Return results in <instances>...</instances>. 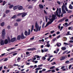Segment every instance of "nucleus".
<instances>
[{"mask_svg":"<svg viewBox=\"0 0 73 73\" xmlns=\"http://www.w3.org/2000/svg\"><path fill=\"white\" fill-rule=\"evenodd\" d=\"M5 53H4V54H2L0 56V57H1L3 56H4V55H5Z\"/></svg>","mask_w":73,"mask_h":73,"instance_id":"obj_40","label":"nucleus"},{"mask_svg":"<svg viewBox=\"0 0 73 73\" xmlns=\"http://www.w3.org/2000/svg\"><path fill=\"white\" fill-rule=\"evenodd\" d=\"M23 15V13H19L17 15V16H21V15Z\"/></svg>","mask_w":73,"mask_h":73,"instance_id":"obj_34","label":"nucleus"},{"mask_svg":"<svg viewBox=\"0 0 73 73\" xmlns=\"http://www.w3.org/2000/svg\"><path fill=\"white\" fill-rule=\"evenodd\" d=\"M15 48H9V49L7 50V51H9V50H12V49H14Z\"/></svg>","mask_w":73,"mask_h":73,"instance_id":"obj_25","label":"nucleus"},{"mask_svg":"<svg viewBox=\"0 0 73 73\" xmlns=\"http://www.w3.org/2000/svg\"><path fill=\"white\" fill-rule=\"evenodd\" d=\"M45 19H46V23H47L48 22V17L46 16H45Z\"/></svg>","mask_w":73,"mask_h":73,"instance_id":"obj_23","label":"nucleus"},{"mask_svg":"<svg viewBox=\"0 0 73 73\" xmlns=\"http://www.w3.org/2000/svg\"><path fill=\"white\" fill-rule=\"evenodd\" d=\"M4 25H5V23H4V22H3L1 24V27H3V26H4Z\"/></svg>","mask_w":73,"mask_h":73,"instance_id":"obj_26","label":"nucleus"},{"mask_svg":"<svg viewBox=\"0 0 73 73\" xmlns=\"http://www.w3.org/2000/svg\"><path fill=\"white\" fill-rule=\"evenodd\" d=\"M54 32V30H53L52 31H51L50 33H53Z\"/></svg>","mask_w":73,"mask_h":73,"instance_id":"obj_58","label":"nucleus"},{"mask_svg":"<svg viewBox=\"0 0 73 73\" xmlns=\"http://www.w3.org/2000/svg\"><path fill=\"white\" fill-rule=\"evenodd\" d=\"M23 7L22 6H20L19 7H18L19 10H21L23 9Z\"/></svg>","mask_w":73,"mask_h":73,"instance_id":"obj_15","label":"nucleus"},{"mask_svg":"<svg viewBox=\"0 0 73 73\" xmlns=\"http://www.w3.org/2000/svg\"><path fill=\"white\" fill-rule=\"evenodd\" d=\"M0 43L1 44V45H3L5 44L4 43V41L3 40H1L0 41Z\"/></svg>","mask_w":73,"mask_h":73,"instance_id":"obj_8","label":"nucleus"},{"mask_svg":"<svg viewBox=\"0 0 73 73\" xmlns=\"http://www.w3.org/2000/svg\"><path fill=\"white\" fill-rule=\"evenodd\" d=\"M19 8V6H15L14 7L13 9L14 10H16V9H17V8Z\"/></svg>","mask_w":73,"mask_h":73,"instance_id":"obj_10","label":"nucleus"},{"mask_svg":"<svg viewBox=\"0 0 73 73\" xmlns=\"http://www.w3.org/2000/svg\"><path fill=\"white\" fill-rule=\"evenodd\" d=\"M25 36H28V32L25 31Z\"/></svg>","mask_w":73,"mask_h":73,"instance_id":"obj_30","label":"nucleus"},{"mask_svg":"<svg viewBox=\"0 0 73 73\" xmlns=\"http://www.w3.org/2000/svg\"><path fill=\"white\" fill-rule=\"evenodd\" d=\"M65 59V56H62L61 58H60V61H62V60H64Z\"/></svg>","mask_w":73,"mask_h":73,"instance_id":"obj_7","label":"nucleus"},{"mask_svg":"<svg viewBox=\"0 0 73 73\" xmlns=\"http://www.w3.org/2000/svg\"><path fill=\"white\" fill-rule=\"evenodd\" d=\"M56 38H55L54 39H52V40H53V41H56Z\"/></svg>","mask_w":73,"mask_h":73,"instance_id":"obj_60","label":"nucleus"},{"mask_svg":"<svg viewBox=\"0 0 73 73\" xmlns=\"http://www.w3.org/2000/svg\"><path fill=\"white\" fill-rule=\"evenodd\" d=\"M59 44H60V45H59V44L58 43H57L56 44V45L57 46H58V47H59L60 46H61V43H59Z\"/></svg>","mask_w":73,"mask_h":73,"instance_id":"obj_22","label":"nucleus"},{"mask_svg":"<svg viewBox=\"0 0 73 73\" xmlns=\"http://www.w3.org/2000/svg\"><path fill=\"white\" fill-rule=\"evenodd\" d=\"M66 19V17H64L62 19L58 21V22L59 23H60L61 22H62V21H63L65 20V19Z\"/></svg>","mask_w":73,"mask_h":73,"instance_id":"obj_3","label":"nucleus"},{"mask_svg":"<svg viewBox=\"0 0 73 73\" xmlns=\"http://www.w3.org/2000/svg\"><path fill=\"white\" fill-rule=\"evenodd\" d=\"M58 14L59 15H60L61 13V8H59L58 10Z\"/></svg>","mask_w":73,"mask_h":73,"instance_id":"obj_13","label":"nucleus"},{"mask_svg":"<svg viewBox=\"0 0 73 73\" xmlns=\"http://www.w3.org/2000/svg\"><path fill=\"white\" fill-rule=\"evenodd\" d=\"M52 73H54V72H55V70H52Z\"/></svg>","mask_w":73,"mask_h":73,"instance_id":"obj_62","label":"nucleus"},{"mask_svg":"<svg viewBox=\"0 0 73 73\" xmlns=\"http://www.w3.org/2000/svg\"><path fill=\"white\" fill-rule=\"evenodd\" d=\"M21 38L22 39H24V38H26V37L24 36V33H22L21 34Z\"/></svg>","mask_w":73,"mask_h":73,"instance_id":"obj_4","label":"nucleus"},{"mask_svg":"<svg viewBox=\"0 0 73 73\" xmlns=\"http://www.w3.org/2000/svg\"><path fill=\"white\" fill-rule=\"evenodd\" d=\"M57 3L58 4H59V5H60L61 4V2L59 1H57Z\"/></svg>","mask_w":73,"mask_h":73,"instance_id":"obj_50","label":"nucleus"},{"mask_svg":"<svg viewBox=\"0 0 73 73\" xmlns=\"http://www.w3.org/2000/svg\"><path fill=\"white\" fill-rule=\"evenodd\" d=\"M5 29H3L2 32V37L3 38H4V36H5Z\"/></svg>","mask_w":73,"mask_h":73,"instance_id":"obj_1","label":"nucleus"},{"mask_svg":"<svg viewBox=\"0 0 73 73\" xmlns=\"http://www.w3.org/2000/svg\"><path fill=\"white\" fill-rule=\"evenodd\" d=\"M22 17H25L26 15H27V13H22Z\"/></svg>","mask_w":73,"mask_h":73,"instance_id":"obj_6","label":"nucleus"},{"mask_svg":"<svg viewBox=\"0 0 73 73\" xmlns=\"http://www.w3.org/2000/svg\"><path fill=\"white\" fill-rule=\"evenodd\" d=\"M70 32L68 31L67 32V33L66 34V36H68V35H70Z\"/></svg>","mask_w":73,"mask_h":73,"instance_id":"obj_32","label":"nucleus"},{"mask_svg":"<svg viewBox=\"0 0 73 73\" xmlns=\"http://www.w3.org/2000/svg\"><path fill=\"white\" fill-rule=\"evenodd\" d=\"M52 19L54 20H55L56 19V16L54 15H52Z\"/></svg>","mask_w":73,"mask_h":73,"instance_id":"obj_14","label":"nucleus"},{"mask_svg":"<svg viewBox=\"0 0 73 73\" xmlns=\"http://www.w3.org/2000/svg\"><path fill=\"white\" fill-rule=\"evenodd\" d=\"M69 60H67L65 62L66 64H68V63H69Z\"/></svg>","mask_w":73,"mask_h":73,"instance_id":"obj_55","label":"nucleus"},{"mask_svg":"<svg viewBox=\"0 0 73 73\" xmlns=\"http://www.w3.org/2000/svg\"><path fill=\"white\" fill-rule=\"evenodd\" d=\"M41 26H40L39 27V26H38V24L37 23V32H38V31H40L41 29Z\"/></svg>","mask_w":73,"mask_h":73,"instance_id":"obj_2","label":"nucleus"},{"mask_svg":"<svg viewBox=\"0 0 73 73\" xmlns=\"http://www.w3.org/2000/svg\"><path fill=\"white\" fill-rule=\"evenodd\" d=\"M64 7H65V6H64V5H62V9H64Z\"/></svg>","mask_w":73,"mask_h":73,"instance_id":"obj_39","label":"nucleus"},{"mask_svg":"<svg viewBox=\"0 0 73 73\" xmlns=\"http://www.w3.org/2000/svg\"><path fill=\"white\" fill-rule=\"evenodd\" d=\"M44 25H45V23H43L42 25V28H44Z\"/></svg>","mask_w":73,"mask_h":73,"instance_id":"obj_45","label":"nucleus"},{"mask_svg":"<svg viewBox=\"0 0 73 73\" xmlns=\"http://www.w3.org/2000/svg\"><path fill=\"white\" fill-rule=\"evenodd\" d=\"M21 35H18L17 38V40H20L21 39Z\"/></svg>","mask_w":73,"mask_h":73,"instance_id":"obj_11","label":"nucleus"},{"mask_svg":"<svg viewBox=\"0 0 73 73\" xmlns=\"http://www.w3.org/2000/svg\"><path fill=\"white\" fill-rule=\"evenodd\" d=\"M13 5H11L9 6V8H13Z\"/></svg>","mask_w":73,"mask_h":73,"instance_id":"obj_38","label":"nucleus"},{"mask_svg":"<svg viewBox=\"0 0 73 73\" xmlns=\"http://www.w3.org/2000/svg\"><path fill=\"white\" fill-rule=\"evenodd\" d=\"M34 29V26L33 25H32V26L31 30V32H32L33 31V30Z\"/></svg>","mask_w":73,"mask_h":73,"instance_id":"obj_19","label":"nucleus"},{"mask_svg":"<svg viewBox=\"0 0 73 73\" xmlns=\"http://www.w3.org/2000/svg\"><path fill=\"white\" fill-rule=\"evenodd\" d=\"M32 60H36V58L35 57L34 58H32Z\"/></svg>","mask_w":73,"mask_h":73,"instance_id":"obj_57","label":"nucleus"},{"mask_svg":"<svg viewBox=\"0 0 73 73\" xmlns=\"http://www.w3.org/2000/svg\"><path fill=\"white\" fill-rule=\"evenodd\" d=\"M65 10L66 12H68V8L66 7V6H65Z\"/></svg>","mask_w":73,"mask_h":73,"instance_id":"obj_35","label":"nucleus"},{"mask_svg":"<svg viewBox=\"0 0 73 73\" xmlns=\"http://www.w3.org/2000/svg\"><path fill=\"white\" fill-rule=\"evenodd\" d=\"M48 49H44V51L45 52H48Z\"/></svg>","mask_w":73,"mask_h":73,"instance_id":"obj_42","label":"nucleus"},{"mask_svg":"<svg viewBox=\"0 0 73 73\" xmlns=\"http://www.w3.org/2000/svg\"><path fill=\"white\" fill-rule=\"evenodd\" d=\"M34 38H35L34 37H32L30 38V40H34Z\"/></svg>","mask_w":73,"mask_h":73,"instance_id":"obj_48","label":"nucleus"},{"mask_svg":"<svg viewBox=\"0 0 73 73\" xmlns=\"http://www.w3.org/2000/svg\"><path fill=\"white\" fill-rule=\"evenodd\" d=\"M32 62H33L34 64H36L37 63V61H35L34 60H33Z\"/></svg>","mask_w":73,"mask_h":73,"instance_id":"obj_41","label":"nucleus"},{"mask_svg":"<svg viewBox=\"0 0 73 73\" xmlns=\"http://www.w3.org/2000/svg\"><path fill=\"white\" fill-rule=\"evenodd\" d=\"M13 66H19V65L18 64H14L13 65Z\"/></svg>","mask_w":73,"mask_h":73,"instance_id":"obj_63","label":"nucleus"},{"mask_svg":"<svg viewBox=\"0 0 73 73\" xmlns=\"http://www.w3.org/2000/svg\"><path fill=\"white\" fill-rule=\"evenodd\" d=\"M21 21V19H18L16 20V21Z\"/></svg>","mask_w":73,"mask_h":73,"instance_id":"obj_37","label":"nucleus"},{"mask_svg":"<svg viewBox=\"0 0 73 73\" xmlns=\"http://www.w3.org/2000/svg\"><path fill=\"white\" fill-rule=\"evenodd\" d=\"M60 37H61V36H60V35L58 36L57 37V39H58V38H60Z\"/></svg>","mask_w":73,"mask_h":73,"instance_id":"obj_52","label":"nucleus"},{"mask_svg":"<svg viewBox=\"0 0 73 73\" xmlns=\"http://www.w3.org/2000/svg\"><path fill=\"white\" fill-rule=\"evenodd\" d=\"M58 8L57 9L56 11V15L57 16L58 15Z\"/></svg>","mask_w":73,"mask_h":73,"instance_id":"obj_16","label":"nucleus"},{"mask_svg":"<svg viewBox=\"0 0 73 73\" xmlns=\"http://www.w3.org/2000/svg\"><path fill=\"white\" fill-rule=\"evenodd\" d=\"M42 60H46V58L45 57H43L42 58Z\"/></svg>","mask_w":73,"mask_h":73,"instance_id":"obj_29","label":"nucleus"},{"mask_svg":"<svg viewBox=\"0 0 73 73\" xmlns=\"http://www.w3.org/2000/svg\"><path fill=\"white\" fill-rule=\"evenodd\" d=\"M9 12V10H7L6 11L5 13L6 14H8Z\"/></svg>","mask_w":73,"mask_h":73,"instance_id":"obj_36","label":"nucleus"},{"mask_svg":"<svg viewBox=\"0 0 73 73\" xmlns=\"http://www.w3.org/2000/svg\"><path fill=\"white\" fill-rule=\"evenodd\" d=\"M46 46L47 47H48V48L50 47V44H47Z\"/></svg>","mask_w":73,"mask_h":73,"instance_id":"obj_51","label":"nucleus"},{"mask_svg":"<svg viewBox=\"0 0 73 73\" xmlns=\"http://www.w3.org/2000/svg\"><path fill=\"white\" fill-rule=\"evenodd\" d=\"M71 67H72V65H70L69 66V67H68L69 69H70V68H71Z\"/></svg>","mask_w":73,"mask_h":73,"instance_id":"obj_64","label":"nucleus"},{"mask_svg":"<svg viewBox=\"0 0 73 73\" xmlns=\"http://www.w3.org/2000/svg\"><path fill=\"white\" fill-rule=\"evenodd\" d=\"M63 26H62L61 27V28L60 29V31H62V29H63Z\"/></svg>","mask_w":73,"mask_h":73,"instance_id":"obj_53","label":"nucleus"},{"mask_svg":"<svg viewBox=\"0 0 73 73\" xmlns=\"http://www.w3.org/2000/svg\"><path fill=\"white\" fill-rule=\"evenodd\" d=\"M44 14H45V15H47V13L46 11L45 10H44Z\"/></svg>","mask_w":73,"mask_h":73,"instance_id":"obj_46","label":"nucleus"},{"mask_svg":"<svg viewBox=\"0 0 73 73\" xmlns=\"http://www.w3.org/2000/svg\"><path fill=\"white\" fill-rule=\"evenodd\" d=\"M32 8H33V7L32 6H30L28 7V8L29 9H32Z\"/></svg>","mask_w":73,"mask_h":73,"instance_id":"obj_49","label":"nucleus"},{"mask_svg":"<svg viewBox=\"0 0 73 73\" xmlns=\"http://www.w3.org/2000/svg\"><path fill=\"white\" fill-rule=\"evenodd\" d=\"M53 20H54L53 19H50V22L52 23H53Z\"/></svg>","mask_w":73,"mask_h":73,"instance_id":"obj_27","label":"nucleus"},{"mask_svg":"<svg viewBox=\"0 0 73 73\" xmlns=\"http://www.w3.org/2000/svg\"><path fill=\"white\" fill-rule=\"evenodd\" d=\"M8 58H5L4 60H3V61H7V60H8Z\"/></svg>","mask_w":73,"mask_h":73,"instance_id":"obj_44","label":"nucleus"},{"mask_svg":"<svg viewBox=\"0 0 73 73\" xmlns=\"http://www.w3.org/2000/svg\"><path fill=\"white\" fill-rule=\"evenodd\" d=\"M64 44H65V45H69V44H70V43H69V44H68L66 42H64Z\"/></svg>","mask_w":73,"mask_h":73,"instance_id":"obj_54","label":"nucleus"},{"mask_svg":"<svg viewBox=\"0 0 73 73\" xmlns=\"http://www.w3.org/2000/svg\"><path fill=\"white\" fill-rule=\"evenodd\" d=\"M28 31H29L28 32V35H30V34L31 33L30 32L31 31V30L29 29Z\"/></svg>","mask_w":73,"mask_h":73,"instance_id":"obj_33","label":"nucleus"},{"mask_svg":"<svg viewBox=\"0 0 73 73\" xmlns=\"http://www.w3.org/2000/svg\"><path fill=\"white\" fill-rule=\"evenodd\" d=\"M36 50V48H32L27 49V50L29 51L34 50Z\"/></svg>","mask_w":73,"mask_h":73,"instance_id":"obj_9","label":"nucleus"},{"mask_svg":"<svg viewBox=\"0 0 73 73\" xmlns=\"http://www.w3.org/2000/svg\"><path fill=\"white\" fill-rule=\"evenodd\" d=\"M17 16L16 15H14L13 17H11V19H15L17 17Z\"/></svg>","mask_w":73,"mask_h":73,"instance_id":"obj_28","label":"nucleus"},{"mask_svg":"<svg viewBox=\"0 0 73 73\" xmlns=\"http://www.w3.org/2000/svg\"><path fill=\"white\" fill-rule=\"evenodd\" d=\"M14 26H18V23H14Z\"/></svg>","mask_w":73,"mask_h":73,"instance_id":"obj_43","label":"nucleus"},{"mask_svg":"<svg viewBox=\"0 0 73 73\" xmlns=\"http://www.w3.org/2000/svg\"><path fill=\"white\" fill-rule=\"evenodd\" d=\"M42 68H40V67H38L37 68V72L38 70H41V69H42Z\"/></svg>","mask_w":73,"mask_h":73,"instance_id":"obj_24","label":"nucleus"},{"mask_svg":"<svg viewBox=\"0 0 73 73\" xmlns=\"http://www.w3.org/2000/svg\"><path fill=\"white\" fill-rule=\"evenodd\" d=\"M54 66H52L51 67H50V69H54Z\"/></svg>","mask_w":73,"mask_h":73,"instance_id":"obj_47","label":"nucleus"},{"mask_svg":"<svg viewBox=\"0 0 73 73\" xmlns=\"http://www.w3.org/2000/svg\"><path fill=\"white\" fill-rule=\"evenodd\" d=\"M16 40V37H14L11 39V41L12 42H13L14 41H15Z\"/></svg>","mask_w":73,"mask_h":73,"instance_id":"obj_5","label":"nucleus"},{"mask_svg":"<svg viewBox=\"0 0 73 73\" xmlns=\"http://www.w3.org/2000/svg\"><path fill=\"white\" fill-rule=\"evenodd\" d=\"M4 42L5 44H7L8 43V40L5 39L4 41Z\"/></svg>","mask_w":73,"mask_h":73,"instance_id":"obj_12","label":"nucleus"},{"mask_svg":"<svg viewBox=\"0 0 73 73\" xmlns=\"http://www.w3.org/2000/svg\"><path fill=\"white\" fill-rule=\"evenodd\" d=\"M20 60H21V58L20 57L18 58L17 59V60L18 62H19Z\"/></svg>","mask_w":73,"mask_h":73,"instance_id":"obj_31","label":"nucleus"},{"mask_svg":"<svg viewBox=\"0 0 73 73\" xmlns=\"http://www.w3.org/2000/svg\"><path fill=\"white\" fill-rule=\"evenodd\" d=\"M61 49L62 50H66V47H63L61 48Z\"/></svg>","mask_w":73,"mask_h":73,"instance_id":"obj_18","label":"nucleus"},{"mask_svg":"<svg viewBox=\"0 0 73 73\" xmlns=\"http://www.w3.org/2000/svg\"><path fill=\"white\" fill-rule=\"evenodd\" d=\"M48 25H49V24H51L52 23H51V22H50V21H48Z\"/></svg>","mask_w":73,"mask_h":73,"instance_id":"obj_56","label":"nucleus"},{"mask_svg":"<svg viewBox=\"0 0 73 73\" xmlns=\"http://www.w3.org/2000/svg\"><path fill=\"white\" fill-rule=\"evenodd\" d=\"M39 6L40 8H44V6L40 4Z\"/></svg>","mask_w":73,"mask_h":73,"instance_id":"obj_17","label":"nucleus"},{"mask_svg":"<svg viewBox=\"0 0 73 73\" xmlns=\"http://www.w3.org/2000/svg\"><path fill=\"white\" fill-rule=\"evenodd\" d=\"M62 11L63 14H65V13H66V11H65V9H62Z\"/></svg>","mask_w":73,"mask_h":73,"instance_id":"obj_21","label":"nucleus"},{"mask_svg":"<svg viewBox=\"0 0 73 73\" xmlns=\"http://www.w3.org/2000/svg\"><path fill=\"white\" fill-rule=\"evenodd\" d=\"M60 33V32L59 31H58L56 32V35H59Z\"/></svg>","mask_w":73,"mask_h":73,"instance_id":"obj_61","label":"nucleus"},{"mask_svg":"<svg viewBox=\"0 0 73 73\" xmlns=\"http://www.w3.org/2000/svg\"><path fill=\"white\" fill-rule=\"evenodd\" d=\"M41 57H40V56L38 55H37V58H40Z\"/></svg>","mask_w":73,"mask_h":73,"instance_id":"obj_59","label":"nucleus"},{"mask_svg":"<svg viewBox=\"0 0 73 73\" xmlns=\"http://www.w3.org/2000/svg\"><path fill=\"white\" fill-rule=\"evenodd\" d=\"M69 8H70V9H73V7L72 6V5L71 4H70L69 6Z\"/></svg>","mask_w":73,"mask_h":73,"instance_id":"obj_20","label":"nucleus"}]
</instances>
